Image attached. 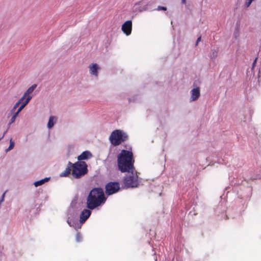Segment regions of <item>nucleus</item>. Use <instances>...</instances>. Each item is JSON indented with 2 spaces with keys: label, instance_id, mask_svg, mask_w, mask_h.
Listing matches in <instances>:
<instances>
[{
  "label": "nucleus",
  "instance_id": "1",
  "mask_svg": "<svg viewBox=\"0 0 261 261\" xmlns=\"http://www.w3.org/2000/svg\"><path fill=\"white\" fill-rule=\"evenodd\" d=\"M133 153L131 151L123 149L118 155V169L122 173L130 172L135 169Z\"/></svg>",
  "mask_w": 261,
  "mask_h": 261
},
{
  "label": "nucleus",
  "instance_id": "2",
  "mask_svg": "<svg viewBox=\"0 0 261 261\" xmlns=\"http://www.w3.org/2000/svg\"><path fill=\"white\" fill-rule=\"evenodd\" d=\"M106 199L102 188H93L87 197V207L90 210H94L105 203Z\"/></svg>",
  "mask_w": 261,
  "mask_h": 261
},
{
  "label": "nucleus",
  "instance_id": "3",
  "mask_svg": "<svg viewBox=\"0 0 261 261\" xmlns=\"http://www.w3.org/2000/svg\"><path fill=\"white\" fill-rule=\"evenodd\" d=\"M123 184L126 188H134L138 187L139 185L138 175L135 169L127 172L123 179Z\"/></svg>",
  "mask_w": 261,
  "mask_h": 261
},
{
  "label": "nucleus",
  "instance_id": "4",
  "mask_svg": "<svg viewBox=\"0 0 261 261\" xmlns=\"http://www.w3.org/2000/svg\"><path fill=\"white\" fill-rule=\"evenodd\" d=\"M127 139V135L120 129L114 130L112 132L109 137V140L110 142L114 146L119 145Z\"/></svg>",
  "mask_w": 261,
  "mask_h": 261
},
{
  "label": "nucleus",
  "instance_id": "5",
  "mask_svg": "<svg viewBox=\"0 0 261 261\" xmlns=\"http://www.w3.org/2000/svg\"><path fill=\"white\" fill-rule=\"evenodd\" d=\"M72 175L75 178H81L87 174V165L84 161H77L73 164Z\"/></svg>",
  "mask_w": 261,
  "mask_h": 261
},
{
  "label": "nucleus",
  "instance_id": "6",
  "mask_svg": "<svg viewBox=\"0 0 261 261\" xmlns=\"http://www.w3.org/2000/svg\"><path fill=\"white\" fill-rule=\"evenodd\" d=\"M120 189V185L118 182H110L106 186V193L110 195L117 192Z\"/></svg>",
  "mask_w": 261,
  "mask_h": 261
},
{
  "label": "nucleus",
  "instance_id": "7",
  "mask_svg": "<svg viewBox=\"0 0 261 261\" xmlns=\"http://www.w3.org/2000/svg\"><path fill=\"white\" fill-rule=\"evenodd\" d=\"M91 212L89 210L84 209L81 213L80 217V222L81 223H84L90 217Z\"/></svg>",
  "mask_w": 261,
  "mask_h": 261
},
{
  "label": "nucleus",
  "instance_id": "8",
  "mask_svg": "<svg viewBox=\"0 0 261 261\" xmlns=\"http://www.w3.org/2000/svg\"><path fill=\"white\" fill-rule=\"evenodd\" d=\"M122 31L123 33H131L132 30V22L131 20L125 21L122 25Z\"/></svg>",
  "mask_w": 261,
  "mask_h": 261
},
{
  "label": "nucleus",
  "instance_id": "9",
  "mask_svg": "<svg viewBox=\"0 0 261 261\" xmlns=\"http://www.w3.org/2000/svg\"><path fill=\"white\" fill-rule=\"evenodd\" d=\"M90 73L95 76H98V70L100 67L96 63H93L90 64L89 66Z\"/></svg>",
  "mask_w": 261,
  "mask_h": 261
},
{
  "label": "nucleus",
  "instance_id": "10",
  "mask_svg": "<svg viewBox=\"0 0 261 261\" xmlns=\"http://www.w3.org/2000/svg\"><path fill=\"white\" fill-rule=\"evenodd\" d=\"M73 163L69 162L65 170L60 174L61 177H67L72 172Z\"/></svg>",
  "mask_w": 261,
  "mask_h": 261
},
{
  "label": "nucleus",
  "instance_id": "11",
  "mask_svg": "<svg viewBox=\"0 0 261 261\" xmlns=\"http://www.w3.org/2000/svg\"><path fill=\"white\" fill-rule=\"evenodd\" d=\"M37 87L36 84L32 85L24 93L23 96L20 98L21 100L24 99L25 97H28L29 96H32V94Z\"/></svg>",
  "mask_w": 261,
  "mask_h": 261
},
{
  "label": "nucleus",
  "instance_id": "12",
  "mask_svg": "<svg viewBox=\"0 0 261 261\" xmlns=\"http://www.w3.org/2000/svg\"><path fill=\"white\" fill-rule=\"evenodd\" d=\"M92 156V153L89 151H85L78 156L77 159L79 161L84 160H88Z\"/></svg>",
  "mask_w": 261,
  "mask_h": 261
},
{
  "label": "nucleus",
  "instance_id": "13",
  "mask_svg": "<svg viewBox=\"0 0 261 261\" xmlns=\"http://www.w3.org/2000/svg\"><path fill=\"white\" fill-rule=\"evenodd\" d=\"M191 101H195L197 100L199 97L200 96V90L199 88H196L192 89L191 91Z\"/></svg>",
  "mask_w": 261,
  "mask_h": 261
},
{
  "label": "nucleus",
  "instance_id": "14",
  "mask_svg": "<svg viewBox=\"0 0 261 261\" xmlns=\"http://www.w3.org/2000/svg\"><path fill=\"white\" fill-rule=\"evenodd\" d=\"M32 96H29L28 97H25L24 99L22 100L21 101L20 105H21L19 108L18 109V111L21 112V110L25 107V106L29 102L30 100L32 99Z\"/></svg>",
  "mask_w": 261,
  "mask_h": 261
},
{
  "label": "nucleus",
  "instance_id": "15",
  "mask_svg": "<svg viewBox=\"0 0 261 261\" xmlns=\"http://www.w3.org/2000/svg\"><path fill=\"white\" fill-rule=\"evenodd\" d=\"M57 118L55 116H50L49 117L48 123L47 127L48 128H51L54 125V121H56Z\"/></svg>",
  "mask_w": 261,
  "mask_h": 261
},
{
  "label": "nucleus",
  "instance_id": "16",
  "mask_svg": "<svg viewBox=\"0 0 261 261\" xmlns=\"http://www.w3.org/2000/svg\"><path fill=\"white\" fill-rule=\"evenodd\" d=\"M49 177H46L44 179H42L41 180L35 181L34 182V185L35 187H38L39 186H41L43 185L44 183H45L46 181H48L49 180Z\"/></svg>",
  "mask_w": 261,
  "mask_h": 261
},
{
  "label": "nucleus",
  "instance_id": "17",
  "mask_svg": "<svg viewBox=\"0 0 261 261\" xmlns=\"http://www.w3.org/2000/svg\"><path fill=\"white\" fill-rule=\"evenodd\" d=\"M20 112L18 110H17L16 112H14V114H13L10 120V121H9L10 124L14 123L15 121L16 118Z\"/></svg>",
  "mask_w": 261,
  "mask_h": 261
},
{
  "label": "nucleus",
  "instance_id": "18",
  "mask_svg": "<svg viewBox=\"0 0 261 261\" xmlns=\"http://www.w3.org/2000/svg\"><path fill=\"white\" fill-rule=\"evenodd\" d=\"M21 101L22 100H21V99H20L17 102H16V103L14 105V106H13V108L11 110V114H14V112H16V111H15V110L17 109V108L19 107V106L20 105Z\"/></svg>",
  "mask_w": 261,
  "mask_h": 261
},
{
  "label": "nucleus",
  "instance_id": "19",
  "mask_svg": "<svg viewBox=\"0 0 261 261\" xmlns=\"http://www.w3.org/2000/svg\"><path fill=\"white\" fill-rule=\"evenodd\" d=\"M217 51L216 50H213L211 55V58H216L217 56Z\"/></svg>",
  "mask_w": 261,
  "mask_h": 261
},
{
  "label": "nucleus",
  "instance_id": "20",
  "mask_svg": "<svg viewBox=\"0 0 261 261\" xmlns=\"http://www.w3.org/2000/svg\"><path fill=\"white\" fill-rule=\"evenodd\" d=\"M14 146V143L12 141V140H10V144L9 145V148L7 149V150H9L12 149Z\"/></svg>",
  "mask_w": 261,
  "mask_h": 261
},
{
  "label": "nucleus",
  "instance_id": "21",
  "mask_svg": "<svg viewBox=\"0 0 261 261\" xmlns=\"http://www.w3.org/2000/svg\"><path fill=\"white\" fill-rule=\"evenodd\" d=\"M156 10L158 11H161V10H163V11H166L167 10V8L165 7H163V6H158Z\"/></svg>",
  "mask_w": 261,
  "mask_h": 261
},
{
  "label": "nucleus",
  "instance_id": "22",
  "mask_svg": "<svg viewBox=\"0 0 261 261\" xmlns=\"http://www.w3.org/2000/svg\"><path fill=\"white\" fill-rule=\"evenodd\" d=\"M82 237L80 233H77L76 234V239L77 242H80L81 240Z\"/></svg>",
  "mask_w": 261,
  "mask_h": 261
},
{
  "label": "nucleus",
  "instance_id": "23",
  "mask_svg": "<svg viewBox=\"0 0 261 261\" xmlns=\"http://www.w3.org/2000/svg\"><path fill=\"white\" fill-rule=\"evenodd\" d=\"M67 223L69 224V225L70 226H73V227H74L75 228H76V227H75V226H74L73 224H72V223H71V222L70 221H69V220H68L67 221Z\"/></svg>",
  "mask_w": 261,
  "mask_h": 261
},
{
  "label": "nucleus",
  "instance_id": "24",
  "mask_svg": "<svg viewBox=\"0 0 261 261\" xmlns=\"http://www.w3.org/2000/svg\"><path fill=\"white\" fill-rule=\"evenodd\" d=\"M257 58H256L254 59V61H253V63H252V67H253V68L255 66V64H256V61H257Z\"/></svg>",
  "mask_w": 261,
  "mask_h": 261
},
{
  "label": "nucleus",
  "instance_id": "25",
  "mask_svg": "<svg viewBox=\"0 0 261 261\" xmlns=\"http://www.w3.org/2000/svg\"><path fill=\"white\" fill-rule=\"evenodd\" d=\"M201 36L199 37L197 39V41H196V45H197L198 43L199 42H200L201 41Z\"/></svg>",
  "mask_w": 261,
  "mask_h": 261
},
{
  "label": "nucleus",
  "instance_id": "26",
  "mask_svg": "<svg viewBox=\"0 0 261 261\" xmlns=\"http://www.w3.org/2000/svg\"><path fill=\"white\" fill-rule=\"evenodd\" d=\"M5 193H4L1 197V198L0 199H3V201H4V197H5Z\"/></svg>",
  "mask_w": 261,
  "mask_h": 261
},
{
  "label": "nucleus",
  "instance_id": "27",
  "mask_svg": "<svg viewBox=\"0 0 261 261\" xmlns=\"http://www.w3.org/2000/svg\"><path fill=\"white\" fill-rule=\"evenodd\" d=\"M181 3L182 4H186V0H181Z\"/></svg>",
  "mask_w": 261,
  "mask_h": 261
},
{
  "label": "nucleus",
  "instance_id": "28",
  "mask_svg": "<svg viewBox=\"0 0 261 261\" xmlns=\"http://www.w3.org/2000/svg\"><path fill=\"white\" fill-rule=\"evenodd\" d=\"M129 34H128V33L126 34V35L127 36L129 35Z\"/></svg>",
  "mask_w": 261,
  "mask_h": 261
}]
</instances>
